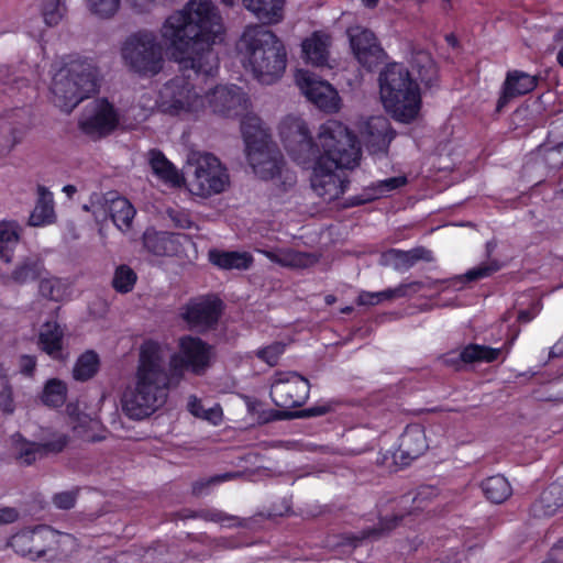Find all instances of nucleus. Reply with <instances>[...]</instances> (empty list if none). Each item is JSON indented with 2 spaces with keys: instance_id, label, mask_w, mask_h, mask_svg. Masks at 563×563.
<instances>
[{
  "instance_id": "27",
  "label": "nucleus",
  "mask_w": 563,
  "mask_h": 563,
  "mask_svg": "<svg viewBox=\"0 0 563 563\" xmlns=\"http://www.w3.org/2000/svg\"><path fill=\"white\" fill-rule=\"evenodd\" d=\"M563 509V485L551 484L544 489L531 506V515L534 518H548Z\"/></svg>"
},
{
  "instance_id": "7",
  "label": "nucleus",
  "mask_w": 563,
  "mask_h": 563,
  "mask_svg": "<svg viewBox=\"0 0 563 563\" xmlns=\"http://www.w3.org/2000/svg\"><path fill=\"white\" fill-rule=\"evenodd\" d=\"M97 82L98 71L91 62L73 59L54 74L51 85L53 102L69 113L96 91Z\"/></svg>"
},
{
  "instance_id": "36",
  "label": "nucleus",
  "mask_w": 563,
  "mask_h": 563,
  "mask_svg": "<svg viewBox=\"0 0 563 563\" xmlns=\"http://www.w3.org/2000/svg\"><path fill=\"white\" fill-rule=\"evenodd\" d=\"M22 120L0 118V153L9 152L19 143L26 130L24 117L16 115Z\"/></svg>"
},
{
  "instance_id": "32",
  "label": "nucleus",
  "mask_w": 563,
  "mask_h": 563,
  "mask_svg": "<svg viewBox=\"0 0 563 563\" xmlns=\"http://www.w3.org/2000/svg\"><path fill=\"white\" fill-rule=\"evenodd\" d=\"M210 262L221 269H239L245 271L250 268L254 262L253 256L249 252L238 251H219L209 252Z\"/></svg>"
},
{
  "instance_id": "61",
  "label": "nucleus",
  "mask_w": 563,
  "mask_h": 563,
  "mask_svg": "<svg viewBox=\"0 0 563 563\" xmlns=\"http://www.w3.org/2000/svg\"><path fill=\"white\" fill-rule=\"evenodd\" d=\"M68 443V437L63 433L55 434L52 440L42 443L44 448V454L59 453Z\"/></svg>"
},
{
  "instance_id": "6",
  "label": "nucleus",
  "mask_w": 563,
  "mask_h": 563,
  "mask_svg": "<svg viewBox=\"0 0 563 563\" xmlns=\"http://www.w3.org/2000/svg\"><path fill=\"white\" fill-rule=\"evenodd\" d=\"M380 98L393 117L408 123L417 118L420 110V92L406 67L394 63L379 76Z\"/></svg>"
},
{
  "instance_id": "18",
  "label": "nucleus",
  "mask_w": 563,
  "mask_h": 563,
  "mask_svg": "<svg viewBox=\"0 0 563 563\" xmlns=\"http://www.w3.org/2000/svg\"><path fill=\"white\" fill-rule=\"evenodd\" d=\"M78 124L85 134L99 139L118 126L119 113L108 100L96 99L85 107Z\"/></svg>"
},
{
  "instance_id": "22",
  "label": "nucleus",
  "mask_w": 563,
  "mask_h": 563,
  "mask_svg": "<svg viewBox=\"0 0 563 563\" xmlns=\"http://www.w3.org/2000/svg\"><path fill=\"white\" fill-rule=\"evenodd\" d=\"M347 34L353 54L362 66L371 69L383 60L384 52L373 32L362 26H352Z\"/></svg>"
},
{
  "instance_id": "29",
  "label": "nucleus",
  "mask_w": 563,
  "mask_h": 563,
  "mask_svg": "<svg viewBox=\"0 0 563 563\" xmlns=\"http://www.w3.org/2000/svg\"><path fill=\"white\" fill-rule=\"evenodd\" d=\"M65 329L56 321L42 324L38 332L40 349L53 358H60L64 347Z\"/></svg>"
},
{
  "instance_id": "1",
  "label": "nucleus",
  "mask_w": 563,
  "mask_h": 563,
  "mask_svg": "<svg viewBox=\"0 0 563 563\" xmlns=\"http://www.w3.org/2000/svg\"><path fill=\"white\" fill-rule=\"evenodd\" d=\"M224 24L212 0H189L183 10L168 15L159 29L172 58L183 70L214 76L219 58L213 49Z\"/></svg>"
},
{
  "instance_id": "56",
  "label": "nucleus",
  "mask_w": 563,
  "mask_h": 563,
  "mask_svg": "<svg viewBox=\"0 0 563 563\" xmlns=\"http://www.w3.org/2000/svg\"><path fill=\"white\" fill-rule=\"evenodd\" d=\"M426 285L422 282L402 283L395 288L387 289L388 300H394L404 297H410L420 291Z\"/></svg>"
},
{
  "instance_id": "14",
  "label": "nucleus",
  "mask_w": 563,
  "mask_h": 563,
  "mask_svg": "<svg viewBox=\"0 0 563 563\" xmlns=\"http://www.w3.org/2000/svg\"><path fill=\"white\" fill-rule=\"evenodd\" d=\"M437 497L438 490L432 486L420 487L415 496H402L397 504L398 511L396 514L390 516L388 514L384 515L380 518L377 528L362 531L357 539L366 540L379 538L384 533L389 532L396 528L399 521L402 520L407 515H415L428 509Z\"/></svg>"
},
{
  "instance_id": "53",
  "label": "nucleus",
  "mask_w": 563,
  "mask_h": 563,
  "mask_svg": "<svg viewBox=\"0 0 563 563\" xmlns=\"http://www.w3.org/2000/svg\"><path fill=\"white\" fill-rule=\"evenodd\" d=\"M0 411L9 416L15 411L13 388L5 376H0Z\"/></svg>"
},
{
  "instance_id": "40",
  "label": "nucleus",
  "mask_w": 563,
  "mask_h": 563,
  "mask_svg": "<svg viewBox=\"0 0 563 563\" xmlns=\"http://www.w3.org/2000/svg\"><path fill=\"white\" fill-rule=\"evenodd\" d=\"M482 489L486 498L495 504L504 503L512 494L510 483L503 475H494L483 481Z\"/></svg>"
},
{
  "instance_id": "30",
  "label": "nucleus",
  "mask_w": 563,
  "mask_h": 563,
  "mask_svg": "<svg viewBox=\"0 0 563 563\" xmlns=\"http://www.w3.org/2000/svg\"><path fill=\"white\" fill-rule=\"evenodd\" d=\"M537 86V78L527 73L514 70L508 73L504 84V93L498 101V109L503 108L509 98L528 93Z\"/></svg>"
},
{
  "instance_id": "60",
  "label": "nucleus",
  "mask_w": 563,
  "mask_h": 563,
  "mask_svg": "<svg viewBox=\"0 0 563 563\" xmlns=\"http://www.w3.org/2000/svg\"><path fill=\"white\" fill-rule=\"evenodd\" d=\"M165 0H125L128 7L137 14L152 12L155 8L163 4Z\"/></svg>"
},
{
  "instance_id": "17",
  "label": "nucleus",
  "mask_w": 563,
  "mask_h": 563,
  "mask_svg": "<svg viewBox=\"0 0 563 563\" xmlns=\"http://www.w3.org/2000/svg\"><path fill=\"white\" fill-rule=\"evenodd\" d=\"M308 379L296 372H279L271 385V397L276 406L295 408L305 404L309 396Z\"/></svg>"
},
{
  "instance_id": "54",
  "label": "nucleus",
  "mask_w": 563,
  "mask_h": 563,
  "mask_svg": "<svg viewBox=\"0 0 563 563\" xmlns=\"http://www.w3.org/2000/svg\"><path fill=\"white\" fill-rule=\"evenodd\" d=\"M406 183L407 179L404 176H397L379 180L378 183L372 186L373 194H371V199H378L380 197H384L388 192L399 187H402Z\"/></svg>"
},
{
  "instance_id": "35",
  "label": "nucleus",
  "mask_w": 563,
  "mask_h": 563,
  "mask_svg": "<svg viewBox=\"0 0 563 563\" xmlns=\"http://www.w3.org/2000/svg\"><path fill=\"white\" fill-rule=\"evenodd\" d=\"M420 260H431V252L422 247L410 251L390 250L384 254L387 265L397 271H407Z\"/></svg>"
},
{
  "instance_id": "26",
  "label": "nucleus",
  "mask_w": 563,
  "mask_h": 563,
  "mask_svg": "<svg viewBox=\"0 0 563 563\" xmlns=\"http://www.w3.org/2000/svg\"><path fill=\"white\" fill-rule=\"evenodd\" d=\"M271 262L287 268H308L318 262L313 253L300 252L290 247L275 250H257Z\"/></svg>"
},
{
  "instance_id": "55",
  "label": "nucleus",
  "mask_w": 563,
  "mask_h": 563,
  "mask_svg": "<svg viewBox=\"0 0 563 563\" xmlns=\"http://www.w3.org/2000/svg\"><path fill=\"white\" fill-rule=\"evenodd\" d=\"M241 476L239 472H227L223 474L214 475L209 478L197 481L192 485V492L195 495H202L207 488L213 485H218L223 482L232 481Z\"/></svg>"
},
{
  "instance_id": "31",
  "label": "nucleus",
  "mask_w": 563,
  "mask_h": 563,
  "mask_svg": "<svg viewBox=\"0 0 563 563\" xmlns=\"http://www.w3.org/2000/svg\"><path fill=\"white\" fill-rule=\"evenodd\" d=\"M244 8L258 20L273 24L284 16L285 0H242Z\"/></svg>"
},
{
  "instance_id": "39",
  "label": "nucleus",
  "mask_w": 563,
  "mask_h": 563,
  "mask_svg": "<svg viewBox=\"0 0 563 563\" xmlns=\"http://www.w3.org/2000/svg\"><path fill=\"white\" fill-rule=\"evenodd\" d=\"M150 164L153 173L172 186H179L184 177L176 167L158 151L150 152Z\"/></svg>"
},
{
  "instance_id": "49",
  "label": "nucleus",
  "mask_w": 563,
  "mask_h": 563,
  "mask_svg": "<svg viewBox=\"0 0 563 563\" xmlns=\"http://www.w3.org/2000/svg\"><path fill=\"white\" fill-rule=\"evenodd\" d=\"M539 157L551 169L563 167V141L556 145H542L538 150Z\"/></svg>"
},
{
  "instance_id": "28",
  "label": "nucleus",
  "mask_w": 563,
  "mask_h": 563,
  "mask_svg": "<svg viewBox=\"0 0 563 563\" xmlns=\"http://www.w3.org/2000/svg\"><path fill=\"white\" fill-rule=\"evenodd\" d=\"M330 45L331 38L327 33H312L301 44L302 54L306 62L317 67L327 66L329 60Z\"/></svg>"
},
{
  "instance_id": "47",
  "label": "nucleus",
  "mask_w": 563,
  "mask_h": 563,
  "mask_svg": "<svg viewBox=\"0 0 563 563\" xmlns=\"http://www.w3.org/2000/svg\"><path fill=\"white\" fill-rule=\"evenodd\" d=\"M137 280L136 273L128 265H120L115 268L112 286L120 294L130 292Z\"/></svg>"
},
{
  "instance_id": "51",
  "label": "nucleus",
  "mask_w": 563,
  "mask_h": 563,
  "mask_svg": "<svg viewBox=\"0 0 563 563\" xmlns=\"http://www.w3.org/2000/svg\"><path fill=\"white\" fill-rule=\"evenodd\" d=\"M192 517H198L207 521L217 522L222 527H236L242 525L240 518L232 515H228L218 509L200 510Z\"/></svg>"
},
{
  "instance_id": "63",
  "label": "nucleus",
  "mask_w": 563,
  "mask_h": 563,
  "mask_svg": "<svg viewBox=\"0 0 563 563\" xmlns=\"http://www.w3.org/2000/svg\"><path fill=\"white\" fill-rule=\"evenodd\" d=\"M332 410L330 402L317 404L303 410L306 417L323 416Z\"/></svg>"
},
{
  "instance_id": "8",
  "label": "nucleus",
  "mask_w": 563,
  "mask_h": 563,
  "mask_svg": "<svg viewBox=\"0 0 563 563\" xmlns=\"http://www.w3.org/2000/svg\"><path fill=\"white\" fill-rule=\"evenodd\" d=\"M242 132L247 161L256 175L263 179H273L285 173V180L289 185L295 183V175L284 170L283 156L271 143L269 136L257 117L246 118L242 122Z\"/></svg>"
},
{
  "instance_id": "45",
  "label": "nucleus",
  "mask_w": 563,
  "mask_h": 563,
  "mask_svg": "<svg viewBox=\"0 0 563 563\" xmlns=\"http://www.w3.org/2000/svg\"><path fill=\"white\" fill-rule=\"evenodd\" d=\"M67 388L59 379H49L44 387L42 400L46 406L59 407L66 400Z\"/></svg>"
},
{
  "instance_id": "34",
  "label": "nucleus",
  "mask_w": 563,
  "mask_h": 563,
  "mask_svg": "<svg viewBox=\"0 0 563 563\" xmlns=\"http://www.w3.org/2000/svg\"><path fill=\"white\" fill-rule=\"evenodd\" d=\"M38 198L29 218L31 227H43L54 222V201L52 194L43 186L37 188Z\"/></svg>"
},
{
  "instance_id": "58",
  "label": "nucleus",
  "mask_w": 563,
  "mask_h": 563,
  "mask_svg": "<svg viewBox=\"0 0 563 563\" xmlns=\"http://www.w3.org/2000/svg\"><path fill=\"white\" fill-rule=\"evenodd\" d=\"M284 351L285 345L280 342H276L264 349L258 350L256 355L258 358L267 363L269 366H274L277 364Z\"/></svg>"
},
{
  "instance_id": "64",
  "label": "nucleus",
  "mask_w": 563,
  "mask_h": 563,
  "mask_svg": "<svg viewBox=\"0 0 563 563\" xmlns=\"http://www.w3.org/2000/svg\"><path fill=\"white\" fill-rule=\"evenodd\" d=\"M36 366V360L31 355H22L20 357V369L25 375H32Z\"/></svg>"
},
{
  "instance_id": "23",
  "label": "nucleus",
  "mask_w": 563,
  "mask_h": 563,
  "mask_svg": "<svg viewBox=\"0 0 563 563\" xmlns=\"http://www.w3.org/2000/svg\"><path fill=\"white\" fill-rule=\"evenodd\" d=\"M429 448L424 428L420 424H410L402 432L399 445L393 453L396 464L406 466L421 456Z\"/></svg>"
},
{
  "instance_id": "20",
  "label": "nucleus",
  "mask_w": 563,
  "mask_h": 563,
  "mask_svg": "<svg viewBox=\"0 0 563 563\" xmlns=\"http://www.w3.org/2000/svg\"><path fill=\"white\" fill-rule=\"evenodd\" d=\"M91 212L97 220L109 214L113 224L122 233H129L132 230L133 219L136 213L133 205L126 198L118 196L115 192H108L96 197L91 201Z\"/></svg>"
},
{
  "instance_id": "24",
  "label": "nucleus",
  "mask_w": 563,
  "mask_h": 563,
  "mask_svg": "<svg viewBox=\"0 0 563 563\" xmlns=\"http://www.w3.org/2000/svg\"><path fill=\"white\" fill-rule=\"evenodd\" d=\"M360 135L364 145L373 154L385 153L394 139L389 121L383 115L365 120L360 126Z\"/></svg>"
},
{
  "instance_id": "44",
  "label": "nucleus",
  "mask_w": 563,
  "mask_h": 563,
  "mask_svg": "<svg viewBox=\"0 0 563 563\" xmlns=\"http://www.w3.org/2000/svg\"><path fill=\"white\" fill-rule=\"evenodd\" d=\"M500 349H493L479 344H471L463 349L460 353V357L465 363L474 362H494L498 358Z\"/></svg>"
},
{
  "instance_id": "9",
  "label": "nucleus",
  "mask_w": 563,
  "mask_h": 563,
  "mask_svg": "<svg viewBox=\"0 0 563 563\" xmlns=\"http://www.w3.org/2000/svg\"><path fill=\"white\" fill-rule=\"evenodd\" d=\"M9 545L22 556L38 560L67 556L76 549L77 542L71 534L56 531L47 526H36L13 534Z\"/></svg>"
},
{
  "instance_id": "48",
  "label": "nucleus",
  "mask_w": 563,
  "mask_h": 563,
  "mask_svg": "<svg viewBox=\"0 0 563 563\" xmlns=\"http://www.w3.org/2000/svg\"><path fill=\"white\" fill-rule=\"evenodd\" d=\"M66 13L65 0H43L42 15L45 24L55 26L64 19Z\"/></svg>"
},
{
  "instance_id": "5",
  "label": "nucleus",
  "mask_w": 563,
  "mask_h": 563,
  "mask_svg": "<svg viewBox=\"0 0 563 563\" xmlns=\"http://www.w3.org/2000/svg\"><path fill=\"white\" fill-rule=\"evenodd\" d=\"M238 48L244 68L260 82L271 85L283 76L287 54L282 41L272 31L260 25L246 27Z\"/></svg>"
},
{
  "instance_id": "10",
  "label": "nucleus",
  "mask_w": 563,
  "mask_h": 563,
  "mask_svg": "<svg viewBox=\"0 0 563 563\" xmlns=\"http://www.w3.org/2000/svg\"><path fill=\"white\" fill-rule=\"evenodd\" d=\"M194 73L197 76L194 80L185 76H176L163 85L157 101L162 112L192 120L206 113L205 88L199 80L201 74Z\"/></svg>"
},
{
  "instance_id": "62",
  "label": "nucleus",
  "mask_w": 563,
  "mask_h": 563,
  "mask_svg": "<svg viewBox=\"0 0 563 563\" xmlns=\"http://www.w3.org/2000/svg\"><path fill=\"white\" fill-rule=\"evenodd\" d=\"M76 496L71 492L59 493L54 496V504L57 508L69 509L75 505Z\"/></svg>"
},
{
  "instance_id": "21",
  "label": "nucleus",
  "mask_w": 563,
  "mask_h": 563,
  "mask_svg": "<svg viewBox=\"0 0 563 563\" xmlns=\"http://www.w3.org/2000/svg\"><path fill=\"white\" fill-rule=\"evenodd\" d=\"M221 301L216 297H199L188 301L180 311L181 319L190 329H207L220 316Z\"/></svg>"
},
{
  "instance_id": "19",
  "label": "nucleus",
  "mask_w": 563,
  "mask_h": 563,
  "mask_svg": "<svg viewBox=\"0 0 563 563\" xmlns=\"http://www.w3.org/2000/svg\"><path fill=\"white\" fill-rule=\"evenodd\" d=\"M296 84L306 98L320 110L334 113L341 109V98L332 85L308 70L296 73Z\"/></svg>"
},
{
  "instance_id": "11",
  "label": "nucleus",
  "mask_w": 563,
  "mask_h": 563,
  "mask_svg": "<svg viewBox=\"0 0 563 563\" xmlns=\"http://www.w3.org/2000/svg\"><path fill=\"white\" fill-rule=\"evenodd\" d=\"M185 169L187 188L195 196L209 198L225 191L230 186L227 167L211 153L191 151Z\"/></svg>"
},
{
  "instance_id": "42",
  "label": "nucleus",
  "mask_w": 563,
  "mask_h": 563,
  "mask_svg": "<svg viewBox=\"0 0 563 563\" xmlns=\"http://www.w3.org/2000/svg\"><path fill=\"white\" fill-rule=\"evenodd\" d=\"M187 407L192 416L206 420L213 426H218L222 421L223 412L218 404L207 407L196 396H190Z\"/></svg>"
},
{
  "instance_id": "37",
  "label": "nucleus",
  "mask_w": 563,
  "mask_h": 563,
  "mask_svg": "<svg viewBox=\"0 0 563 563\" xmlns=\"http://www.w3.org/2000/svg\"><path fill=\"white\" fill-rule=\"evenodd\" d=\"M22 228L16 221H0V260L9 264L19 243Z\"/></svg>"
},
{
  "instance_id": "13",
  "label": "nucleus",
  "mask_w": 563,
  "mask_h": 563,
  "mask_svg": "<svg viewBox=\"0 0 563 563\" xmlns=\"http://www.w3.org/2000/svg\"><path fill=\"white\" fill-rule=\"evenodd\" d=\"M278 132L285 150L298 165L308 166L314 156L322 153L319 135L313 142L305 120L300 117H285L279 123Z\"/></svg>"
},
{
  "instance_id": "12",
  "label": "nucleus",
  "mask_w": 563,
  "mask_h": 563,
  "mask_svg": "<svg viewBox=\"0 0 563 563\" xmlns=\"http://www.w3.org/2000/svg\"><path fill=\"white\" fill-rule=\"evenodd\" d=\"M123 65L132 73L152 77L162 71L164 49L154 32L141 30L130 34L121 44Z\"/></svg>"
},
{
  "instance_id": "16",
  "label": "nucleus",
  "mask_w": 563,
  "mask_h": 563,
  "mask_svg": "<svg viewBox=\"0 0 563 563\" xmlns=\"http://www.w3.org/2000/svg\"><path fill=\"white\" fill-rule=\"evenodd\" d=\"M206 111L222 118H236L249 107V98L236 85H217L205 89Z\"/></svg>"
},
{
  "instance_id": "33",
  "label": "nucleus",
  "mask_w": 563,
  "mask_h": 563,
  "mask_svg": "<svg viewBox=\"0 0 563 563\" xmlns=\"http://www.w3.org/2000/svg\"><path fill=\"white\" fill-rule=\"evenodd\" d=\"M43 271V263L37 256H27L11 273L0 269V276L4 282L24 284L40 277Z\"/></svg>"
},
{
  "instance_id": "57",
  "label": "nucleus",
  "mask_w": 563,
  "mask_h": 563,
  "mask_svg": "<svg viewBox=\"0 0 563 563\" xmlns=\"http://www.w3.org/2000/svg\"><path fill=\"white\" fill-rule=\"evenodd\" d=\"M417 66L419 67L418 74L421 81L429 84L432 80L433 75L435 74L433 62L430 56L424 53H419L415 59Z\"/></svg>"
},
{
  "instance_id": "15",
  "label": "nucleus",
  "mask_w": 563,
  "mask_h": 563,
  "mask_svg": "<svg viewBox=\"0 0 563 563\" xmlns=\"http://www.w3.org/2000/svg\"><path fill=\"white\" fill-rule=\"evenodd\" d=\"M213 356L212 347L201 339L185 335L178 340V352L170 355L167 361L169 366L178 373L183 369H189L195 374H202L211 363Z\"/></svg>"
},
{
  "instance_id": "3",
  "label": "nucleus",
  "mask_w": 563,
  "mask_h": 563,
  "mask_svg": "<svg viewBox=\"0 0 563 563\" xmlns=\"http://www.w3.org/2000/svg\"><path fill=\"white\" fill-rule=\"evenodd\" d=\"M167 357L168 347L164 344L147 341L141 346L135 387L122 397V410L129 418H147L166 402L170 388Z\"/></svg>"
},
{
  "instance_id": "43",
  "label": "nucleus",
  "mask_w": 563,
  "mask_h": 563,
  "mask_svg": "<svg viewBox=\"0 0 563 563\" xmlns=\"http://www.w3.org/2000/svg\"><path fill=\"white\" fill-rule=\"evenodd\" d=\"M98 368V355L93 351H87L76 361L73 369V376L76 380L85 382L93 377Z\"/></svg>"
},
{
  "instance_id": "46",
  "label": "nucleus",
  "mask_w": 563,
  "mask_h": 563,
  "mask_svg": "<svg viewBox=\"0 0 563 563\" xmlns=\"http://www.w3.org/2000/svg\"><path fill=\"white\" fill-rule=\"evenodd\" d=\"M501 265L499 262L493 260L486 263H482L477 267L468 269L464 275L459 276L454 279H452V284H462L465 282H475L482 278H486L490 276L492 274L498 272L500 269Z\"/></svg>"
},
{
  "instance_id": "41",
  "label": "nucleus",
  "mask_w": 563,
  "mask_h": 563,
  "mask_svg": "<svg viewBox=\"0 0 563 563\" xmlns=\"http://www.w3.org/2000/svg\"><path fill=\"white\" fill-rule=\"evenodd\" d=\"M143 242L146 250L154 255L164 256L175 252L174 236L166 232L146 230L143 235Z\"/></svg>"
},
{
  "instance_id": "25",
  "label": "nucleus",
  "mask_w": 563,
  "mask_h": 563,
  "mask_svg": "<svg viewBox=\"0 0 563 563\" xmlns=\"http://www.w3.org/2000/svg\"><path fill=\"white\" fill-rule=\"evenodd\" d=\"M66 412L69 426L77 438L87 442H98L107 438V431L100 420L81 412L78 405L68 404Z\"/></svg>"
},
{
  "instance_id": "38",
  "label": "nucleus",
  "mask_w": 563,
  "mask_h": 563,
  "mask_svg": "<svg viewBox=\"0 0 563 563\" xmlns=\"http://www.w3.org/2000/svg\"><path fill=\"white\" fill-rule=\"evenodd\" d=\"M11 442L13 454L22 465H31L45 456L42 443L27 441L19 433L12 435Z\"/></svg>"
},
{
  "instance_id": "50",
  "label": "nucleus",
  "mask_w": 563,
  "mask_h": 563,
  "mask_svg": "<svg viewBox=\"0 0 563 563\" xmlns=\"http://www.w3.org/2000/svg\"><path fill=\"white\" fill-rule=\"evenodd\" d=\"M121 0H87L89 12L100 19L113 16L120 8Z\"/></svg>"
},
{
  "instance_id": "52",
  "label": "nucleus",
  "mask_w": 563,
  "mask_h": 563,
  "mask_svg": "<svg viewBox=\"0 0 563 563\" xmlns=\"http://www.w3.org/2000/svg\"><path fill=\"white\" fill-rule=\"evenodd\" d=\"M65 290V284L56 277L43 278L40 283L41 295L55 301L63 298Z\"/></svg>"
},
{
  "instance_id": "2",
  "label": "nucleus",
  "mask_w": 563,
  "mask_h": 563,
  "mask_svg": "<svg viewBox=\"0 0 563 563\" xmlns=\"http://www.w3.org/2000/svg\"><path fill=\"white\" fill-rule=\"evenodd\" d=\"M322 153L305 168H311L310 184L317 196L330 202L344 194L346 180L338 170L357 166L361 150L355 136L339 121H328L319 129Z\"/></svg>"
},
{
  "instance_id": "4",
  "label": "nucleus",
  "mask_w": 563,
  "mask_h": 563,
  "mask_svg": "<svg viewBox=\"0 0 563 563\" xmlns=\"http://www.w3.org/2000/svg\"><path fill=\"white\" fill-rule=\"evenodd\" d=\"M167 357L168 347L164 344L147 341L141 346L135 387L122 397V410L129 418H147L166 402L170 388Z\"/></svg>"
},
{
  "instance_id": "59",
  "label": "nucleus",
  "mask_w": 563,
  "mask_h": 563,
  "mask_svg": "<svg viewBox=\"0 0 563 563\" xmlns=\"http://www.w3.org/2000/svg\"><path fill=\"white\" fill-rule=\"evenodd\" d=\"M383 301H389L387 298V289L382 291H361L356 302L360 306H375Z\"/></svg>"
}]
</instances>
